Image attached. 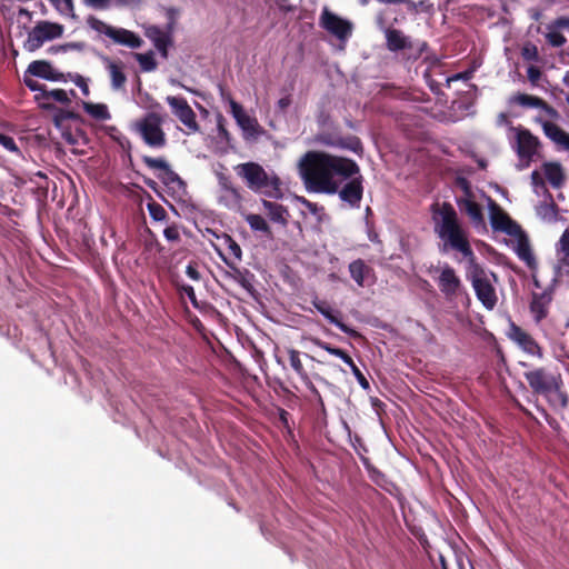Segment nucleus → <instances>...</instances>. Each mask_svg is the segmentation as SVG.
I'll list each match as a JSON object with an SVG mask.
<instances>
[{
  "mask_svg": "<svg viewBox=\"0 0 569 569\" xmlns=\"http://www.w3.org/2000/svg\"><path fill=\"white\" fill-rule=\"evenodd\" d=\"M431 213L433 231L441 241L439 246L440 251L443 253L450 250L457 251L467 259V278L470 280L478 300L486 309L492 310L498 301L492 283V281H497V276L477 262L468 232L463 228L456 209L450 202L433 203L431 206Z\"/></svg>",
  "mask_w": 569,
  "mask_h": 569,
  "instance_id": "1",
  "label": "nucleus"
},
{
  "mask_svg": "<svg viewBox=\"0 0 569 569\" xmlns=\"http://www.w3.org/2000/svg\"><path fill=\"white\" fill-rule=\"evenodd\" d=\"M357 173L355 160L322 151H308L300 161L301 178L313 192L335 194L342 181Z\"/></svg>",
  "mask_w": 569,
  "mask_h": 569,
  "instance_id": "2",
  "label": "nucleus"
},
{
  "mask_svg": "<svg viewBox=\"0 0 569 569\" xmlns=\"http://www.w3.org/2000/svg\"><path fill=\"white\" fill-rule=\"evenodd\" d=\"M523 377L532 392L543 396L551 407L559 409L568 407L569 397L562 390L563 380L560 373L539 367L526 371Z\"/></svg>",
  "mask_w": 569,
  "mask_h": 569,
  "instance_id": "3",
  "label": "nucleus"
},
{
  "mask_svg": "<svg viewBox=\"0 0 569 569\" xmlns=\"http://www.w3.org/2000/svg\"><path fill=\"white\" fill-rule=\"evenodd\" d=\"M233 169L246 187L252 192L277 200L283 198L280 178L276 173L269 174L260 163L253 161L243 162L237 164Z\"/></svg>",
  "mask_w": 569,
  "mask_h": 569,
  "instance_id": "4",
  "label": "nucleus"
},
{
  "mask_svg": "<svg viewBox=\"0 0 569 569\" xmlns=\"http://www.w3.org/2000/svg\"><path fill=\"white\" fill-rule=\"evenodd\" d=\"M163 118L157 112H148L134 123L136 131L143 142L151 148H163L167 144L162 129Z\"/></svg>",
  "mask_w": 569,
  "mask_h": 569,
  "instance_id": "5",
  "label": "nucleus"
},
{
  "mask_svg": "<svg viewBox=\"0 0 569 569\" xmlns=\"http://www.w3.org/2000/svg\"><path fill=\"white\" fill-rule=\"evenodd\" d=\"M87 23L92 30L103 33L116 43L127 46L131 49H138L143 43L142 39L133 31L123 28H114L93 16L87 19Z\"/></svg>",
  "mask_w": 569,
  "mask_h": 569,
  "instance_id": "6",
  "label": "nucleus"
},
{
  "mask_svg": "<svg viewBox=\"0 0 569 569\" xmlns=\"http://www.w3.org/2000/svg\"><path fill=\"white\" fill-rule=\"evenodd\" d=\"M540 109L550 118V120H545L541 117L536 118V122L541 126L545 136L562 147V149L569 151V133L555 123V121L560 119L559 111L545 100Z\"/></svg>",
  "mask_w": 569,
  "mask_h": 569,
  "instance_id": "7",
  "label": "nucleus"
},
{
  "mask_svg": "<svg viewBox=\"0 0 569 569\" xmlns=\"http://www.w3.org/2000/svg\"><path fill=\"white\" fill-rule=\"evenodd\" d=\"M62 33V24L47 20L39 21L31 31H29L23 47L27 51L33 52L40 49L46 41L58 39Z\"/></svg>",
  "mask_w": 569,
  "mask_h": 569,
  "instance_id": "8",
  "label": "nucleus"
},
{
  "mask_svg": "<svg viewBox=\"0 0 569 569\" xmlns=\"http://www.w3.org/2000/svg\"><path fill=\"white\" fill-rule=\"evenodd\" d=\"M316 141L327 147L350 150L358 156L363 154L361 140L353 134L342 136L339 131H322L317 134Z\"/></svg>",
  "mask_w": 569,
  "mask_h": 569,
  "instance_id": "9",
  "label": "nucleus"
},
{
  "mask_svg": "<svg viewBox=\"0 0 569 569\" xmlns=\"http://www.w3.org/2000/svg\"><path fill=\"white\" fill-rule=\"evenodd\" d=\"M489 219L493 231L503 232L508 236L521 233V227L493 199L488 198Z\"/></svg>",
  "mask_w": 569,
  "mask_h": 569,
  "instance_id": "10",
  "label": "nucleus"
},
{
  "mask_svg": "<svg viewBox=\"0 0 569 569\" xmlns=\"http://www.w3.org/2000/svg\"><path fill=\"white\" fill-rule=\"evenodd\" d=\"M319 26L341 41L351 37L353 30L351 21L339 17L327 7L323 8L320 14Z\"/></svg>",
  "mask_w": 569,
  "mask_h": 569,
  "instance_id": "11",
  "label": "nucleus"
},
{
  "mask_svg": "<svg viewBox=\"0 0 569 569\" xmlns=\"http://www.w3.org/2000/svg\"><path fill=\"white\" fill-rule=\"evenodd\" d=\"M229 103L232 117L243 131V138L247 140L258 138L263 132L258 120L254 117H250L243 107L233 99H230Z\"/></svg>",
  "mask_w": 569,
  "mask_h": 569,
  "instance_id": "12",
  "label": "nucleus"
},
{
  "mask_svg": "<svg viewBox=\"0 0 569 569\" xmlns=\"http://www.w3.org/2000/svg\"><path fill=\"white\" fill-rule=\"evenodd\" d=\"M516 132V151L520 159L531 160L540 147L538 137L521 126L511 128Z\"/></svg>",
  "mask_w": 569,
  "mask_h": 569,
  "instance_id": "13",
  "label": "nucleus"
},
{
  "mask_svg": "<svg viewBox=\"0 0 569 569\" xmlns=\"http://www.w3.org/2000/svg\"><path fill=\"white\" fill-rule=\"evenodd\" d=\"M217 179L221 191L219 202L228 209L241 207L243 196L240 188L236 187L231 178L222 172L217 173Z\"/></svg>",
  "mask_w": 569,
  "mask_h": 569,
  "instance_id": "14",
  "label": "nucleus"
},
{
  "mask_svg": "<svg viewBox=\"0 0 569 569\" xmlns=\"http://www.w3.org/2000/svg\"><path fill=\"white\" fill-rule=\"evenodd\" d=\"M347 180L348 182L338 189L339 198L350 207L359 208L363 196V177L359 172Z\"/></svg>",
  "mask_w": 569,
  "mask_h": 569,
  "instance_id": "15",
  "label": "nucleus"
},
{
  "mask_svg": "<svg viewBox=\"0 0 569 569\" xmlns=\"http://www.w3.org/2000/svg\"><path fill=\"white\" fill-rule=\"evenodd\" d=\"M437 283L439 290L446 298L457 297L462 288L461 279L456 273V270L448 263L441 268Z\"/></svg>",
  "mask_w": 569,
  "mask_h": 569,
  "instance_id": "16",
  "label": "nucleus"
},
{
  "mask_svg": "<svg viewBox=\"0 0 569 569\" xmlns=\"http://www.w3.org/2000/svg\"><path fill=\"white\" fill-rule=\"evenodd\" d=\"M223 262L229 267L230 271L227 272V276L234 280L237 283H239L250 296H254L256 288H254V281L256 277L254 274L246 269V268H238L236 261H231L226 256L220 254Z\"/></svg>",
  "mask_w": 569,
  "mask_h": 569,
  "instance_id": "17",
  "label": "nucleus"
},
{
  "mask_svg": "<svg viewBox=\"0 0 569 569\" xmlns=\"http://www.w3.org/2000/svg\"><path fill=\"white\" fill-rule=\"evenodd\" d=\"M509 337L516 341L525 352L537 356L538 358H542V348L528 332H526L519 326L511 323Z\"/></svg>",
  "mask_w": 569,
  "mask_h": 569,
  "instance_id": "18",
  "label": "nucleus"
},
{
  "mask_svg": "<svg viewBox=\"0 0 569 569\" xmlns=\"http://www.w3.org/2000/svg\"><path fill=\"white\" fill-rule=\"evenodd\" d=\"M143 163L150 169H159L164 172L163 177H160L166 184H178L179 187L184 186L182 179L176 173L168 162L162 158H152L149 156L142 157Z\"/></svg>",
  "mask_w": 569,
  "mask_h": 569,
  "instance_id": "19",
  "label": "nucleus"
},
{
  "mask_svg": "<svg viewBox=\"0 0 569 569\" xmlns=\"http://www.w3.org/2000/svg\"><path fill=\"white\" fill-rule=\"evenodd\" d=\"M312 305L317 309V311H319L331 323L337 326L342 332L351 337L359 336V333L355 329L350 328L338 318V315H340V312L335 311L326 300L316 299L312 301Z\"/></svg>",
  "mask_w": 569,
  "mask_h": 569,
  "instance_id": "20",
  "label": "nucleus"
},
{
  "mask_svg": "<svg viewBox=\"0 0 569 569\" xmlns=\"http://www.w3.org/2000/svg\"><path fill=\"white\" fill-rule=\"evenodd\" d=\"M27 73L49 81L63 80V74L61 72L56 71L52 68L51 63L47 60L32 61L27 68Z\"/></svg>",
  "mask_w": 569,
  "mask_h": 569,
  "instance_id": "21",
  "label": "nucleus"
},
{
  "mask_svg": "<svg viewBox=\"0 0 569 569\" xmlns=\"http://www.w3.org/2000/svg\"><path fill=\"white\" fill-rule=\"evenodd\" d=\"M103 62L110 76V83L113 90H124L127 76L124 73V63L122 61H113L110 58H103Z\"/></svg>",
  "mask_w": 569,
  "mask_h": 569,
  "instance_id": "22",
  "label": "nucleus"
},
{
  "mask_svg": "<svg viewBox=\"0 0 569 569\" xmlns=\"http://www.w3.org/2000/svg\"><path fill=\"white\" fill-rule=\"evenodd\" d=\"M385 33L387 48L392 52H398L406 49L411 50L415 48L413 43L408 37L403 34L401 30L388 28Z\"/></svg>",
  "mask_w": 569,
  "mask_h": 569,
  "instance_id": "23",
  "label": "nucleus"
},
{
  "mask_svg": "<svg viewBox=\"0 0 569 569\" xmlns=\"http://www.w3.org/2000/svg\"><path fill=\"white\" fill-rule=\"evenodd\" d=\"M36 101L39 102V106L43 109H52L53 106L50 102L51 100L60 102L62 104H69L70 99L68 93L63 89H52L42 91V93H37L34 96Z\"/></svg>",
  "mask_w": 569,
  "mask_h": 569,
  "instance_id": "24",
  "label": "nucleus"
},
{
  "mask_svg": "<svg viewBox=\"0 0 569 569\" xmlns=\"http://www.w3.org/2000/svg\"><path fill=\"white\" fill-rule=\"evenodd\" d=\"M459 208L465 211L475 226L485 227V217L479 203L470 198L458 200Z\"/></svg>",
  "mask_w": 569,
  "mask_h": 569,
  "instance_id": "25",
  "label": "nucleus"
},
{
  "mask_svg": "<svg viewBox=\"0 0 569 569\" xmlns=\"http://www.w3.org/2000/svg\"><path fill=\"white\" fill-rule=\"evenodd\" d=\"M171 33L167 29L162 31L158 27H152L148 30L147 36L153 41L154 47L161 52L162 57L167 58L168 47L171 44Z\"/></svg>",
  "mask_w": 569,
  "mask_h": 569,
  "instance_id": "26",
  "label": "nucleus"
},
{
  "mask_svg": "<svg viewBox=\"0 0 569 569\" xmlns=\"http://www.w3.org/2000/svg\"><path fill=\"white\" fill-rule=\"evenodd\" d=\"M262 206L271 221L287 226L289 211L284 206L269 200H262Z\"/></svg>",
  "mask_w": 569,
  "mask_h": 569,
  "instance_id": "27",
  "label": "nucleus"
},
{
  "mask_svg": "<svg viewBox=\"0 0 569 569\" xmlns=\"http://www.w3.org/2000/svg\"><path fill=\"white\" fill-rule=\"evenodd\" d=\"M518 242L516 247V253L520 260H522L530 269L536 267V259L531 251L529 241L525 232L521 230L520 234H517Z\"/></svg>",
  "mask_w": 569,
  "mask_h": 569,
  "instance_id": "28",
  "label": "nucleus"
},
{
  "mask_svg": "<svg viewBox=\"0 0 569 569\" xmlns=\"http://www.w3.org/2000/svg\"><path fill=\"white\" fill-rule=\"evenodd\" d=\"M349 272L356 283L360 287H363L365 279L372 272V268L369 267L362 259H357L350 262Z\"/></svg>",
  "mask_w": 569,
  "mask_h": 569,
  "instance_id": "29",
  "label": "nucleus"
},
{
  "mask_svg": "<svg viewBox=\"0 0 569 569\" xmlns=\"http://www.w3.org/2000/svg\"><path fill=\"white\" fill-rule=\"evenodd\" d=\"M543 171L547 180L553 188H559L565 181L562 167L557 162L545 163Z\"/></svg>",
  "mask_w": 569,
  "mask_h": 569,
  "instance_id": "30",
  "label": "nucleus"
},
{
  "mask_svg": "<svg viewBox=\"0 0 569 569\" xmlns=\"http://www.w3.org/2000/svg\"><path fill=\"white\" fill-rule=\"evenodd\" d=\"M509 102L518 104L523 108H538L540 109L543 99L537 96L518 92L510 97Z\"/></svg>",
  "mask_w": 569,
  "mask_h": 569,
  "instance_id": "31",
  "label": "nucleus"
},
{
  "mask_svg": "<svg viewBox=\"0 0 569 569\" xmlns=\"http://www.w3.org/2000/svg\"><path fill=\"white\" fill-rule=\"evenodd\" d=\"M246 221L248 222V224L250 226V228L253 231H260L266 237H268L270 239L273 238L272 230L262 216L256 214V213H250L246 217Z\"/></svg>",
  "mask_w": 569,
  "mask_h": 569,
  "instance_id": "32",
  "label": "nucleus"
},
{
  "mask_svg": "<svg viewBox=\"0 0 569 569\" xmlns=\"http://www.w3.org/2000/svg\"><path fill=\"white\" fill-rule=\"evenodd\" d=\"M179 121L188 129V133H196L200 130V126L197 121L196 112L189 106L184 111L177 116Z\"/></svg>",
  "mask_w": 569,
  "mask_h": 569,
  "instance_id": "33",
  "label": "nucleus"
},
{
  "mask_svg": "<svg viewBox=\"0 0 569 569\" xmlns=\"http://www.w3.org/2000/svg\"><path fill=\"white\" fill-rule=\"evenodd\" d=\"M84 111L96 120L110 119L108 107L103 103L83 102Z\"/></svg>",
  "mask_w": 569,
  "mask_h": 569,
  "instance_id": "34",
  "label": "nucleus"
},
{
  "mask_svg": "<svg viewBox=\"0 0 569 569\" xmlns=\"http://www.w3.org/2000/svg\"><path fill=\"white\" fill-rule=\"evenodd\" d=\"M530 311L535 315L537 322H540L547 317L548 311L546 308L545 297L542 295L533 293L530 302Z\"/></svg>",
  "mask_w": 569,
  "mask_h": 569,
  "instance_id": "35",
  "label": "nucleus"
},
{
  "mask_svg": "<svg viewBox=\"0 0 569 569\" xmlns=\"http://www.w3.org/2000/svg\"><path fill=\"white\" fill-rule=\"evenodd\" d=\"M134 58L139 62L142 71L150 72L156 70L157 61L152 51L147 53H134Z\"/></svg>",
  "mask_w": 569,
  "mask_h": 569,
  "instance_id": "36",
  "label": "nucleus"
},
{
  "mask_svg": "<svg viewBox=\"0 0 569 569\" xmlns=\"http://www.w3.org/2000/svg\"><path fill=\"white\" fill-rule=\"evenodd\" d=\"M288 355L291 368L301 378V380H307L308 373L305 370L303 365L301 362L300 352L296 349H290L288 351Z\"/></svg>",
  "mask_w": 569,
  "mask_h": 569,
  "instance_id": "37",
  "label": "nucleus"
},
{
  "mask_svg": "<svg viewBox=\"0 0 569 569\" xmlns=\"http://www.w3.org/2000/svg\"><path fill=\"white\" fill-rule=\"evenodd\" d=\"M166 102L170 106L171 112L177 117L189 107L188 101L183 97L168 96Z\"/></svg>",
  "mask_w": 569,
  "mask_h": 569,
  "instance_id": "38",
  "label": "nucleus"
},
{
  "mask_svg": "<svg viewBox=\"0 0 569 569\" xmlns=\"http://www.w3.org/2000/svg\"><path fill=\"white\" fill-rule=\"evenodd\" d=\"M147 209L154 221H164L168 217L166 209L152 199L147 203Z\"/></svg>",
  "mask_w": 569,
  "mask_h": 569,
  "instance_id": "39",
  "label": "nucleus"
},
{
  "mask_svg": "<svg viewBox=\"0 0 569 569\" xmlns=\"http://www.w3.org/2000/svg\"><path fill=\"white\" fill-rule=\"evenodd\" d=\"M226 244L228 254L233 258L232 261H240L242 259V250L238 242L230 236H226Z\"/></svg>",
  "mask_w": 569,
  "mask_h": 569,
  "instance_id": "40",
  "label": "nucleus"
},
{
  "mask_svg": "<svg viewBox=\"0 0 569 569\" xmlns=\"http://www.w3.org/2000/svg\"><path fill=\"white\" fill-rule=\"evenodd\" d=\"M559 251L562 253V262L569 266V229L563 231L559 240Z\"/></svg>",
  "mask_w": 569,
  "mask_h": 569,
  "instance_id": "41",
  "label": "nucleus"
},
{
  "mask_svg": "<svg viewBox=\"0 0 569 569\" xmlns=\"http://www.w3.org/2000/svg\"><path fill=\"white\" fill-rule=\"evenodd\" d=\"M521 57L526 60V61H538L539 60V52H538V48L536 44L533 43H526L522 48H521Z\"/></svg>",
  "mask_w": 569,
  "mask_h": 569,
  "instance_id": "42",
  "label": "nucleus"
},
{
  "mask_svg": "<svg viewBox=\"0 0 569 569\" xmlns=\"http://www.w3.org/2000/svg\"><path fill=\"white\" fill-rule=\"evenodd\" d=\"M0 144L10 152H13L18 156L21 154L20 149L11 136L0 132Z\"/></svg>",
  "mask_w": 569,
  "mask_h": 569,
  "instance_id": "43",
  "label": "nucleus"
},
{
  "mask_svg": "<svg viewBox=\"0 0 569 569\" xmlns=\"http://www.w3.org/2000/svg\"><path fill=\"white\" fill-rule=\"evenodd\" d=\"M176 288L180 293H186L194 308L199 307L196 292L192 286L176 282Z\"/></svg>",
  "mask_w": 569,
  "mask_h": 569,
  "instance_id": "44",
  "label": "nucleus"
},
{
  "mask_svg": "<svg viewBox=\"0 0 569 569\" xmlns=\"http://www.w3.org/2000/svg\"><path fill=\"white\" fill-rule=\"evenodd\" d=\"M546 38L548 43L556 48L562 47L567 42L566 37L558 31L548 32Z\"/></svg>",
  "mask_w": 569,
  "mask_h": 569,
  "instance_id": "45",
  "label": "nucleus"
},
{
  "mask_svg": "<svg viewBox=\"0 0 569 569\" xmlns=\"http://www.w3.org/2000/svg\"><path fill=\"white\" fill-rule=\"evenodd\" d=\"M348 366L351 369V372L356 377V379L359 382V385L361 386V388L365 390H368L370 388V383H369L368 379L365 377V375L361 372V370L357 367L355 361L352 360V363L348 365Z\"/></svg>",
  "mask_w": 569,
  "mask_h": 569,
  "instance_id": "46",
  "label": "nucleus"
},
{
  "mask_svg": "<svg viewBox=\"0 0 569 569\" xmlns=\"http://www.w3.org/2000/svg\"><path fill=\"white\" fill-rule=\"evenodd\" d=\"M310 341L316 345L317 347L326 350L327 352H329L330 355L332 356H336L338 357L340 353H341V350L340 348H337V347H333L332 345L326 342V341H322L321 339L319 338H311Z\"/></svg>",
  "mask_w": 569,
  "mask_h": 569,
  "instance_id": "47",
  "label": "nucleus"
},
{
  "mask_svg": "<svg viewBox=\"0 0 569 569\" xmlns=\"http://www.w3.org/2000/svg\"><path fill=\"white\" fill-rule=\"evenodd\" d=\"M33 76H30V73H27V71L23 74V83L27 88H29L31 91H38L39 93H42L44 91L46 86L39 83L34 79H32Z\"/></svg>",
  "mask_w": 569,
  "mask_h": 569,
  "instance_id": "48",
  "label": "nucleus"
},
{
  "mask_svg": "<svg viewBox=\"0 0 569 569\" xmlns=\"http://www.w3.org/2000/svg\"><path fill=\"white\" fill-rule=\"evenodd\" d=\"M50 3L61 13H69L73 11L72 0H49Z\"/></svg>",
  "mask_w": 569,
  "mask_h": 569,
  "instance_id": "49",
  "label": "nucleus"
},
{
  "mask_svg": "<svg viewBox=\"0 0 569 569\" xmlns=\"http://www.w3.org/2000/svg\"><path fill=\"white\" fill-rule=\"evenodd\" d=\"M164 238L170 242H179L180 241V231L177 224L168 226L163 230Z\"/></svg>",
  "mask_w": 569,
  "mask_h": 569,
  "instance_id": "50",
  "label": "nucleus"
},
{
  "mask_svg": "<svg viewBox=\"0 0 569 569\" xmlns=\"http://www.w3.org/2000/svg\"><path fill=\"white\" fill-rule=\"evenodd\" d=\"M178 14L179 11L176 8H168L166 10V16L168 19L167 29L169 30V32H173Z\"/></svg>",
  "mask_w": 569,
  "mask_h": 569,
  "instance_id": "51",
  "label": "nucleus"
},
{
  "mask_svg": "<svg viewBox=\"0 0 569 569\" xmlns=\"http://www.w3.org/2000/svg\"><path fill=\"white\" fill-rule=\"evenodd\" d=\"M71 80L76 83L77 87H79L83 93V96H89L90 90L87 82V79L80 74H76L71 78Z\"/></svg>",
  "mask_w": 569,
  "mask_h": 569,
  "instance_id": "52",
  "label": "nucleus"
},
{
  "mask_svg": "<svg viewBox=\"0 0 569 569\" xmlns=\"http://www.w3.org/2000/svg\"><path fill=\"white\" fill-rule=\"evenodd\" d=\"M527 76L529 81L536 86L538 81L540 80L542 72L541 70L536 66H530L527 70Z\"/></svg>",
  "mask_w": 569,
  "mask_h": 569,
  "instance_id": "53",
  "label": "nucleus"
},
{
  "mask_svg": "<svg viewBox=\"0 0 569 569\" xmlns=\"http://www.w3.org/2000/svg\"><path fill=\"white\" fill-rule=\"evenodd\" d=\"M77 116L74 112L72 111H68V110H62L60 109L56 114H54V121L59 126L61 124L64 120H68V119H76Z\"/></svg>",
  "mask_w": 569,
  "mask_h": 569,
  "instance_id": "54",
  "label": "nucleus"
},
{
  "mask_svg": "<svg viewBox=\"0 0 569 569\" xmlns=\"http://www.w3.org/2000/svg\"><path fill=\"white\" fill-rule=\"evenodd\" d=\"M186 274L192 279L193 281H200L201 280V273L199 272L197 268L196 262H190L186 268Z\"/></svg>",
  "mask_w": 569,
  "mask_h": 569,
  "instance_id": "55",
  "label": "nucleus"
},
{
  "mask_svg": "<svg viewBox=\"0 0 569 569\" xmlns=\"http://www.w3.org/2000/svg\"><path fill=\"white\" fill-rule=\"evenodd\" d=\"M218 132H219V137L221 139L226 140L227 142L230 141L231 134L228 131V129L224 127L222 118L218 120Z\"/></svg>",
  "mask_w": 569,
  "mask_h": 569,
  "instance_id": "56",
  "label": "nucleus"
},
{
  "mask_svg": "<svg viewBox=\"0 0 569 569\" xmlns=\"http://www.w3.org/2000/svg\"><path fill=\"white\" fill-rule=\"evenodd\" d=\"M531 183L533 187H540L545 189V181L537 170L532 171L531 173Z\"/></svg>",
  "mask_w": 569,
  "mask_h": 569,
  "instance_id": "57",
  "label": "nucleus"
},
{
  "mask_svg": "<svg viewBox=\"0 0 569 569\" xmlns=\"http://www.w3.org/2000/svg\"><path fill=\"white\" fill-rule=\"evenodd\" d=\"M109 0H86V4L94 9H104L108 7Z\"/></svg>",
  "mask_w": 569,
  "mask_h": 569,
  "instance_id": "58",
  "label": "nucleus"
},
{
  "mask_svg": "<svg viewBox=\"0 0 569 569\" xmlns=\"http://www.w3.org/2000/svg\"><path fill=\"white\" fill-rule=\"evenodd\" d=\"M555 26L561 29H569V17H560L556 19Z\"/></svg>",
  "mask_w": 569,
  "mask_h": 569,
  "instance_id": "59",
  "label": "nucleus"
},
{
  "mask_svg": "<svg viewBox=\"0 0 569 569\" xmlns=\"http://www.w3.org/2000/svg\"><path fill=\"white\" fill-rule=\"evenodd\" d=\"M289 0H276V4L284 12H290L293 10V7L290 6Z\"/></svg>",
  "mask_w": 569,
  "mask_h": 569,
  "instance_id": "60",
  "label": "nucleus"
},
{
  "mask_svg": "<svg viewBox=\"0 0 569 569\" xmlns=\"http://www.w3.org/2000/svg\"><path fill=\"white\" fill-rule=\"evenodd\" d=\"M307 388L310 390V392L315 396V398L321 396L319 390L316 388V386L312 383V381L309 379V376L307 377V380H302Z\"/></svg>",
  "mask_w": 569,
  "mask_h": 569,
  "instance_id": "61",
  "label": "nucleus"
},
{
  "mask_svg": "<svg viewBox=\"0 0 569 569\" xmlns=\"http://www.w3.org/2000/svg\"><path fill=\"white\" fill-rule=\"evenodd\" d=\"M291 103V100L290 98L288 97H284V98H281L279 99L278 101V107L281 109V110H284L289 107V104Z\"/></svg>",
  "mask_w": 569,
  "mask_h": 569,
  "instance_id": "62",
  "label": "nucleus"
},
{
  "mask_svg": "<svg viewBox=\"0 0 569 569\" xmlns=\"http://www.w3.org/2000/svg\"><path fill=\"white\" fill-rule=\"evenodd\" d=\"M346 365L352 363V358L342 349L341 353L338 356Z\"/></svg>",
  "mask_w": 569,
  "mask_h": 569,
  "instance_id": "63",
  "label": "nucleus"
},
{
  "mask_svg": "<svg viewBox=\"0 0 569 569\" xmlns=\"http://www.w3.org/2000/svg\"><path fill=\"white\" fill-rule=\"evenodd\" d=\"M471 77H472V71L467 70V71L458 73L455 78L461 79V80H469V79H471Z\"/></svg>",
  "mask_w": 569,
  "mask_h": 569,
  "instance_id": "64",
  "label": "nucleus"
}]
</instances>
